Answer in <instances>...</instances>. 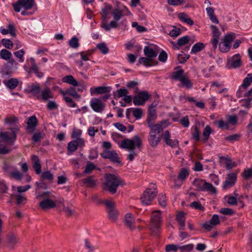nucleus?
<instances>
[{
	"instance_id": "obj_20",
	"label": "nucleus",
	"mask_w": 252,
	"mask_h": 252,
	"mask_svg": "<svg viewBox=\"0 0 252 252\" xmlns=\"http://www.w3.org/2000/svg\"><path fill=\"white\" fill-rule=\"evenodd\" d=\"M28 88L29 93H32L33 95L36 97L37 99H41L40 95L39 94L40 90V87L38 83H32L29 86Z\"/></svg>"
},
{
	"instance_id": "obj_45",
	"label": "nucleus",
	"mask_w": 252,
	"mask_h": 252,
	"mask_svg": "<svg viewBox=\"0 0 252 252\" xmlns=\"http://www.w3.org/2000/svg\"><path fill=\"white\" fill-rule=\"evenodd\" d=\"M231 47V45L224 42V41H223V42L219 44L220 51L222 53L228 52L230 50Z\"/></svg>"
},
{
	"instance_id": "obj_59",
	"label": "nucleus",
	"mask_w": 252,
	"mask_h": 252,
	"mask_svg": "<svg viewBox=\"0 0 252 252\" xmlns=\"http://www.w3.org/2000/svg\"><path fill=\"white\" fill-rule=\"evenodd\" d=\"M179 246L175 244H168L165 246V251L166 252H176L179 249Z\"/></svg>"
},
{
	"instance_id": "obj_36",
	"label": "nucleus",
	"mask_w": 252,
	"mask_h": 252,
	"mask_svg": "<svg viewBox=\"0 0 252 252\" xmlns=\"http://www.w3.org/2000/svg\"><path fill=\"white\" fill-rule=\"evenodd\" d=\"M212 132V128L209 126L207 125L203 131V141L204 142L206 143L208 141Z\"/></svg>"
},
{
	"instance_id": "obj_37",
	"label": "nucleus",
	"mask_w": 252,
	"mask_h": 252,
	"mask_svg": "<svg viewBox=\"0 0 252 252\" xmlns=\"http://www.w3.org/2000/svg\"><path fill=\"white\" fill-rule=\"evenodd\" d=\"M180 82L182 86L187 89H190L193 87L192 82L186 76L181 78Z\"/></svg>"
},
{
	"instance_id": "obj_43",
	"label": "nucleus",
	"mask_w": 252,
	"mask_h": 252,
	"mask_svg": "<svg viewBox=\"0 0 252 252\" xmlns=\"http://www.w3.org/2000/svg\"><path fill=\"white\" fill-rule=\"evenodd\" d=\"M252 83V73L248 74L246 77L244 78L241 87L244 89L248 88Z\"/></svg>"
},
{
	"instance_id": "obj_14",
	"label": "nucleus",
	"mask_w": 252,
	"mask_h": 252,
	"mask_svg": "<svg viewBox=\"0 0 252 252\" xmlns=\"http://www.w3.org/2000/svg\"><path fill=\"white\" fill-rule=\"evenodd\" d=\"M242 65L241 57L240 54L234 55L227 61V65L229 68H237Z\"/></svg>"
},
{
	"instance_id": "obj_28",
	"label": "nucleus",
	"mask_w": 252,
	"mask_h": 252,
	"mask_svg": "<svg viewBox=\"0 0 252 252\" xmlns=\"http://www.w3.org/2000/svg\"><path fill=\"white\" fill-rule=\"evenodd\" d=\"M205 47V45L202 42H199L194 44L192 47L190 54H196L203 50Z\"/></svg>"
},
{
	"instance_id": "obj_8",
	"label": "nucleus",
	"mask_w": 252,
	"mask_h": 252,
	"mask_svg": "<svg viewBox=\"0 0 252 252\" xmlns=\"http://www.w3.org/2000/svg\"><path fill=\"white\" fill-rule=\"evenodd\" d=\"M106 207V211L108 213L109 218L112 220H115L118 216V213L115 207V204L112 201L105 200L103 201Z\"/></svg>"
},
{
	"instance_id": "obj_58",
	"label": "nucleus",
	"mask_w": 252,
	"mask_h": 252,
	"mask_svg": "<svg viewBox=\"0 0 252 252\" xmlns=\"http://www.w3.org/2000/svg\"><path fill=\"white\" fill-rule=\"evenodd\" d=\"M27 198L21 194L16 195V203L17 205H24L27 202Z\"/></svg>"
},
{
	"instance_id": "obj_31",
	"label": "nucleus",
	"mask_w": 252,
	"mask_h": 252,
	"mask_svg": "<svg viewBox=\"0 0 252 252\" xmlns=\"http://www.w3.org/2000/svg\"><path fill=\"white\" fill-rule=\"evenodd\" d=\"M208 15L212 22L218 24L219 21L215 14L214 9L212 7H209L206 9Z\"/></svg>"
},
{
	"instance_id": "obj_64",
	"label": "nucleus",
	"mask_w": 252,
	"mask_h": 252,
	"mask_svg": "<svg viewBox=\"0 0 252 252\" xmlns=\"http://www.w3.org/2000/svg\"><path fill=\"white\" fill-rule=\"evenodd\" d=\"M1 43L2 45L7 49H11L12 48L13 44L11 40L4 38L2 39Z\"/></svg>"
},
{
	"instance_id": "obj_48",
	"label": "nucleus",
	"mask_w": 252,
	"mask_h": 252,
	"mask_svg": "<svg viewBox=\"0 0 252 252\" xmlns=\"http://www.w3.org/2000/svg\"><path fill=\"white\" fill-rule=\"evenodd\" d=\"M96 168V166L91 161H88L87 165L84 171V173L85 174H90L91 172L94 170Z\"/></svg>"
},
{
	"instance_id": "obj_61",
	"label": "nucleus",
	"mask_w": 252,
	"mask_h": 252,
	"mask_svg": "<svg viewBox=\"0 0 252 252\" xmlns=\"http://www.w3.org/2000/svg\"><path fill=\"white\" fill-rule=\"evenodd\" d=\"M190 58L189 54H179L177 57V60L180 63H184Z\"/></svg>"
},
{
	"instance_id": "obj_5",
	"label": "nucleus",
	"mask_w": 252,
	"mask_h": 252,
	"mask_svg": "<svg viewBox=\"0 0 252 252\" xmlns=\"http://www.w3.org/2000/svg\"><path fill=\"white\" fill-rule=\"evenodd\" d=\"M158 190L155 184H151L143 192L140 199L143 204L150 205L157 195Z\"/></svg>"
},
{
	"instance_id": "obj_4",
	"label": "nucleus",
	"mask_w": 252,
	"mask_h": 252,
	"mask_svg": "<svg viewBox=\"0 0 252 252\" xmlns=\"http://www.w3.org/2000/svg\"><path fill=\"white\" fill-rule=\"evenodd\" d=\"M163 126H155L150 129L148 136V142L152 147H157L161 141L162 136L160 133L163 131Z\"/></svg>"
},
{
	"instance_id": "obj_38",
	"label": "nucleus",
	"mask_w": 252,
	"mask_h": 252,
	"mask_svg": "<svg viewBox=\"0 0 252 252\" xmlns=\"http://www.w3.org/2000/svg\"><path fill=\"white\" fill-rule=\"evenodd\" d=\"M118 21H116L115 20L110 22L109 24L106 23H103L101 24V28L104 29L105 31H109L111 28L115 29L118 27Z\"/></svg>"
},
{
	"instance_id": "obj_32",
	"label": "nucleus",
	"mask_w": 252,
	"mask_h": 252,
	"mask_svg": "<svg viewBox=\"0 0 252 252\" xmlns=\"http://www.w3.org/2000/svg\"><path fill=\"white\" fill-rule=\"evenodd\" d=\"M3 83L9 89H14L18 85V81L17 79L11 78L6 81L4 80Z\"/></svg>"
},
{
	"instance_id": "obj_56",
	"label": "nucleus",
	"mask_w": 252,
	"mask_h": 252,
	"mask_svg": "<svg viewBox=\"0 0 252 252\" xmlns=\"http://www.w3.org/2000/svg\"><path fill=\"white\" fill-rule=\"evenodd\" d=\"M192 138L195 141H198L200 140V134L199 131L198 127L196 126H195L194 129L192 130L191 132Z\"/></svg>"
},
{
	"instance_id": "obj_21",
	"label": "nucleus",
	"mask_w": 252,
	"mask_h": 252,
	"mask_svg": "<svg viewBox=\"0 0 252 252\" xmlns=\"http://www.w3.org/2000/svg\"><path fill=\"white\" fill-rule=\"evenodd\" d=\"M56 206V203L53 200L50 199H44L39 203V207L43 210L54 208Z\"/></svg>"
},
{
	"instance_id": "obj_49",
	"label": "nucleus",
	"mask_w": 252,
	"mask_h": 252,
	"mask_svg": "<svg viewBox=\"0 0 252 252\" xmlns=\"http://www.w3.org/2000/svg\"><path fill=\"white\" fill-rule=\"evenodd\" d=\"M42 180H47L50 182H52L54 179L53 175L49 171L42 172L41 175Z\"/></svg>"
},
{
	"instance_id": "obj_41",
	"label": "nucleus",
	"mask_w": 252,
	"mask_h": 252,
	"mask_svg": "<svg viewBox=\"0 0 252 252\" xmlns=\"http://www.w3.org/2000/svg\"><path fill=\"white\" fill-rule=\"evenodd\" d=\"M111 14L113 17L114 20L116 21H119L123 16V11L119 8H115L111 12Z\"/></svg>"
},
{
	"instance_id": "obj_19",
	"label": "nucleus",
	"mask_w": 252,
	"mask_h": 252,
	"mask_svg": "<svg viewBox=\"0 0 252 252\" xmlns=\"http://www.w3.org/2000/svg\"><path fill=\"white\" fill-rule=\"evenodd\" d=\"M139 64H142L146 67L157 65L158 62L154 59H151L148 57H140L138 61Z\"/></svg>"
},
{
	"instance_id": "obj_42",
	"label": "nucleus",
	"mask_w": 252,
	"mask_h": 252,
	"mask_svg": "<svg viewBox=\"0 0 252 252\" xmlns=\"http://www.w3.org/2000/svg\"><path fill=\"white\" fill-rule=\"evenodd\" d=\"M189 175V170L185 168H182L180 171L178 178L179 180L183 181L185 180V179L188 177Z\"/></svg>"
},
{
	"instance_id": "obj_22",
	"label": "nucleus",
	"mask_w": 252,
	"mask_h": 252,
	"mask_svg": "<svg viewBox=\"0 0 252 252\" xmlns=\"http://www.w3.org/2000/svg\"><path fill=\"white\" fill-rule=\"evenodd\" d=\"M176 220L180 225L179 230H183L185 229L186 217L185 214L183 212H180L176 217Z\"/></svg>"
},
{
	"instance_id": "obj_39",
	"label": "nucleus",
	"mask_w": 252,
	"mask_h": 252,
	"mask_svg": "<svg viewBox=\"0 0 252 252\" xmlns=\"http://www.w3.org/2000/svg\"><path fill=\"white\" fill-rule=\"evenodd\" d=\"M11 53L6 49H3L0 51V59L7 61L11 59Z\"/></svg>"
},
{
	"instance_id": "obj_24",
	"label": "nucleus",
	"mask_w": 252,
	"mask_h": 252,
	"mask_svg": "<svg viewBox=\"0 0 252 252\" xmlns=\"http://www.w3.org/2000/svg\"><path fill=\"white\" fill-rule=\"evenodd\" d=\"M157 118L152 117L150 116L147 115V118L146 120V122L147 124V126L150 128L152 129L153 127L157 126L158 127L163 126V124L165 123L164 122L161 121L160 123H157L156 124H154L155 121Z\"/></svg>"
},
{
	"instance_id": "obj_3",
	"label": "nucleus",
	"mask_w": 252,
	"mask_h": 252,
	"mask_svg": "<svg viewBox=\"0 0 252 252\" xmlns=\"http://www.w3.org/2000/svg\"><path fill=\"white\" fill-rule=\"evenodd\" d=\"M162 223L161 212L156 210L152 212L149 229L153 235L159 236L160 233L161 226Z\"/></svg>"
},
{
	"instance_id": "obj_13",
	"label": "nucleus",
	"mask_w": 252,
	"mask_h": 252,
	"mask_svg": "<svg viewBox=\"0 0 252 252\" xmlns=\"http://www.w3.org/2000/svg\"><path fill=\"white\" fill-rule=\"evenodd\" d=\"M237 178V173L236 172L228 174L225 178V180L222 186V189L226 190L232 187L236 182Z\"/></svg>"
},
{
	"instance_id": "obj_46",
	"label": "nucleus",
	"mask_w": 252,
	"mask_h": 252,
	"mask_svg": "<svg viewBox=\"0 0 252 252\" xmlns=\"http://www.w3.org/2000/svg\"><path fill=\"white\" fill-rule=\"evenodd\" d=\"M133 116L136 119H140L142 118L143 111L141 108H131Z\"/></svg>"
},
{
	"instance_id": "obj_63",
	"label": "nucleus",
	"mask_w": 252,
	"mask_h": 252,
	"mask_svg": "<svg viewBox=\"0 0 252 252\" xmlns=\"http://www.w3.org/2000/svg\"><path fill=\"white\" fill-rule=\"evenodd\" d=\"M241 135L239 134H233L228 135L225 137V140L230 142H234L238 140Z\"/></svg>"
},
{
	"instance_id": "obj_60",
	"label": "nucleus",
	"mask_w": 252,
	"mask_h": 252,
	"mask_svg": "<svg viewBox=\"0 0 252 252\" xmlns=\"http://www.w3.org/2000/svg\"><path fill=\"white\" fill-rule=\"evenodd\" d=\"M190 38L189 36L185 35L181 37L178 40V43L179 45L183 46L189 43Z\"/></svg>"
},
{
	"instance_id": "obj_34",
	"label": "nucleus",
	"mask_w": 252,
	"mask_h": 252,
	"mask_svg": "<svg viewBox=\"0 0 252 252\" xmlns=\"http://www.w3.org/2000/svg\"><path fill=\"white\" fill-rule=\"evenodd\" d=\"M111 91L110 87L100 86L94 88V93L96 94H103L109 93Z\"/></svg>"
},
{
	"instance_id": "obj_18",
	"label": "nucleus",
	"mask_w": 252,
	"mask_h": 252,
	"mask_svg": "<svg viewBox=\"0 0 252 252\" xmlns=\"http://www.w3.org/2000/svg\"><path fill=\"white\" fill-rule=\"evenodd\" d=\"M124 222L126 226L131 230L135 228L136 221L134 216L132 214L127 213L126 214Z\"/></svg>"
},
{
	"instance_id": "obj_11",
	"label": "nucleus",
	"mask_w": 252,
	"mask_h": 252,
	"mask_svg": "<svg viewBox=\"0 0 252 252\" xmlns=\"http://www.w3.org/2000/svg\"><path fill=\"white\" fill-rule=\"evenodd\" d=\"M100 156L102 158L108 159L113 162L118 163L121 162L118 154L114 150H103Z\"/></svg>"
},
{
	"instance_id": "obj_50",
	"label": "nucleus",
	"mask_w": 252,
	"mask_h": 252,
	"mask_svg": "<svg viewBox=\"0 0 252 252\" xmlns=\"http://www.w3.org/2000/svg\"><path fill=\"white\" fill-rule=\"evenodd\" d=\"M8 246L12 248L13 245L16 244L18 240L14 234H10L7 238Z\"/></svg>"
},
{
	"instance_id": "obj_25",
	"label": "nucleus",
	"mask_w": 252,
	"mask_h": 252,
	"mask_svg": "<svg viewBox=\"0 0 252 252\" xmlns=\"http://www.w3.org/2000/svg\"><path fill=\"white\" fill-rule=\"evenodd\" d=\"M178 18L180 20L187 24L192 26L194 24L193 21L189 17L188 15L184 12L179 13Z\"/></svg>"
},
{
	"instance_id": "obj_26",
	"label": "nucleus",
	"mask_w": 252,
	"mask_h": 252,
	"mask_svg": "<svg viewBox=\"0 0 252 252\" xmlns=\"http://www.w3.org/2000/svg\"><path fill=\"white\" fill-rule=\"evenodd\" d=\"M41 99L44 101L48 100L50 98H53V94L51 92L50 89L48 88H44L41 92Z\"/></svg>"
},
{
	"instance_id": "obj_55",
	"label": "nucleus",
	"mask_w": 252,
	"mask_h": 252,
	"mask_svg": "<svg viewBox=\"0 0 252 252\" xmlns=\"http://www.w3.org/2000/svg\"><path fill=\"white\" fill-rule=\"evenodd\" d=\"M227 120L228 124L234 126L237 124L238 118L235 115H228L227 117Z\"/></svg>"
},
{
	"instance_id": "obj_54",
	"label": "nucleus",
	"mask_w": 252,
	"mask_h": 252,
	"mask_svg": "<svg viewBox=\"0 0 252 252\" xmlns=\"http://www.w3.org/2000/svg\"><path fill=\"white\" fill-rule=\"evenodd\" d=\"M132 26L133 28H135L137 32L141 33L146 32L147 29L146 27L139 25L138 23L136 22H133L132 23Z\"/></svg>"
},
{
	"instance_id": "obj_51",
	"label": "nucleus",
	"mask_w": 252,
	"mask_h": 252,
	"mask_svg": "<svg viewBox=\"0 0 252 252\" xmlns=\"http://www.w3.org/2000/svg\"><path fill=\"white\" fill-rule=\"evenodd\" d=\"M96 47L103 54H106L108 53L109 49L105 43L98 44Z\"/></svg>"
},
{
	"instance_id": "obj_15",
	"label": "nucleus",
	"mask_w": 252,
	"mask_h": 252,
	"mask_svg": "<svg viewBox=\"0 0 252 252\" xmlns=\"http://www.w3.org/2000/svg\"><path fill=\"white\" fill-rule=\"evenodd\" d=\"M90 106L94 111L98 113H101L105 107V104L101 100L96 98L91 99Z\"/></svg>"
},
{
	"instance_id": "obj_2",
	"label": "nucleus",
	"mask_w": 252,
	"mask_h": 252,
	"mask_svg": "<svg viewBox=\"0 0 252 252\" xmlns=\"http://www.w3.org/2000/svg\"><path fill=\"white\" fill-rule=\"evenodd\" d=\"M142 145V140L138 135H135L132 139H125L122 141L120 147L130 151L127 158L132 161L137 154L134 151L136 148H139Z\"/></svg>"
},
{
	"instance_id": "obj_10",
	"label": "nucleus",
	"mask_w": 252,
	"mask_h": 252,
	"mask_svg": "<svg viewBox=\"0 0 252 252\" xmlns=\"http://www.w3.org/2000/svg\"><path fill=\"white\" fill-rule=\"evenodd\" d=\"M150 95L146 91H140L137 94L133 97V102L135 105L141 106L145 104L146 100H148Z\"/></svg>"
},
{
	"instance_id": "obj_47",
	"label": "nucleus",
	"mask_w": 252,
	"mask_h": 252,
	"mask_svg": "<svg viewBox=\"0 0 252 252\" xmlns=\"http://www.w3.org/2000/svg\"><path fill=\"white\" fill-rule=\"evenodd\" d=\"M68 44L70 47L74 49L77 48L79 46L78 38L75 36H73L69 41Z\"/></svg>"
},
{
	"instance_id": "obj_7",
	"label": "nucleus",
	"mask_w": 252,
	"mask_h": 252,
	"mask_svg": "<svg viewBox=\"0 0 252 252\" xmlns=\"http://www.w3.org/2000/svg\"><path fill=\"white\" fill-rule=\"evenodd\" d=\"M19 130L18 128L13 127L10 128L11 133L7 131L0 132V137L3 141L7 142L9 145L13 146L16 140L17 133Z\"/></svg>"
},
{
	"instance_id": "obj_57",
	"label": "nucleus",
	"mask_w": 252,
	"mask_h": 252,
	"mask_svg": "<svg viewBox=\"0 0 252 252\" xmlns=\"http://www.w3.org/2000/svg\"><path fill=\"white\" fill-rule=\"evenodd\" d=\"M215 124H218V126L219 128L223 129L225 128L226 129H229V126L228 123L224 122L222 120H220L216 121L214 122Z\"/></svg>"
},
{
	"instance_id": "obj_27",
	"label": "nucleus",
	"mask_w": 252,
	"mask_h": 252,
	"mask_svg": "<svg viewBox=\"0 0 252 252\" xmlns=\"http://www.w3.org/2000/svg\"><path fill=\"white\" fill-rule=\"evenodd\" d=\"M62 82L63 83H66L74 87H77L78 86V82L76 80L73 76L71 75H66L64 76L62 79Z\"/></svg>"
},
{
	"instance_id": "obj_17",
	"label": "nucleus",
	"mask_w": 252,
	"mask_h": 252,
	"mask_svg": "<svg viewBox=\"0 0 252 252\" xmlns=\"http://www.w3.org/2000/svg\"><path fill=\"white\" fill-rule=\"evenodd\" d=\"M27 126L26 130L29 133L33 132L37 125V119L35 116H32L29 118L27 122Z\"/></svg>"
},
{
	"instance_id": "obj_30",
	"label": "nucleus",
	"mask_w": 252,
	"mask_h": 252,
	"mask_svg": "<svg viewBox=\"0 0 252 252\" xmlns=\"http://www.w3.org/2000/svg\"><path fill=\"white\" fill-rule=\"evenodd\" d=\"M93 176H90L82 180V183L89 188H94L96 186V181Z\"/></svg>"
},
{
	"instance_id": "obj_44",
	"label": "nucleus",
	"mask_w": 252,
	"mask_h": 252,
	"mask_svg": "<svg viewBox=\"0 0 252 252\" xmlns=\"http://www.w3.org/2000/svg\"><path fill=\"white\" fill-rule=\"evenodd\" d=\"M45 134L41 132H35L32 137V140L34 142H39L44 138Z\"/></svg>"
},
{
	"instance_id": "obj_12",
	"label": "nucleus",
	"mask_w": 252,
	"mask_h": 252,
	"mask_svg": "<svg viewBox=\"0 0 252 252\" xmlns=\"http://www.w3.org/2000/svg\"><path fill=\"white\" fill-rule=\"evenodd\" d=\"M162 138L166 145L171 147L172 148H175L179 146V142L177 139H171V134L167 130H165L161 134Z\"/></svg>"
},
{
	"instance_id": "obj_53",
	"label": "nucleus",
	"mask_w": 252,
	"mask_h": 252,
	"mask_svg": "<svg viewBox=\"0 0 252 252\" xmlns=\"http://www.w3.org/2000/svg\"><path fill=\"white\" fill-rule=\"evenodd\" d=\"M25 52L23 49H20L19 51L14 52V55L19 59V62L23 63L24 62V55Z\"/></svg>"
},
{
	"instance_id": "obj_35",
	"label": "nucleus",
	"mask_w": 252,
	"mask_h": 252,
	"mask_svg": "<svg viewBox=\"0 0 252 252\" xmlns=\"http://www.w3.org/2000/svg\"><path fill=\"white\" fill-rule=\"evenodd\" d=\"M184 70L182 69L174 71L172 73L171 78L175 80H179L180 81L181 78L185 76L184 75Z\"/></svg>"
},
{
	"instance_id": "obj_29",
	"label": "nucleus",
	"mask_w": 252,
	"mask_h": 252,
	"mask_svg": "<svg viewBox=\"0 0 252 252\" xmlns=\"http://www.w3.org/2000/svg\"><path fill=\"white\" fill-rule=\"evenodd\" d=\"M144 53L145 55L149 58L154 59L157 56V52L149 46H145L144 49Z\"/></svg>"
},
{
	"instance_id": "obj_23",
	"label": "nucleus",
	"mask_w": 252,
	"mask_h": 252,
	"mask_svg": "<svg viewBox=\"0 0 252 252\" xmlns=\"http://www.w3.org/2000/svg\"><path fill=\"white\" fill-rule=\"evenodd\" d=\"M31 160L32 162V167L35 170L37 174L41 173V164L38 157L35 155L31 157Z\"/></svg>"
},
{
	"instance_id": "obj_33",
	"label": "nucleus",
	"mask_w": 252,
	"mask_h": 252,
	"mask_svg": "<svg viewBox=\"0 0 252 252\" xmlns=\"http://www.w3.org/2000/svg\"><path fill=\"white\" fill-rule=\"evenodd\" d=\"M67 149L68 150L67 155H70L71 154L75 152L77 149V143L75 140H72L67 144Z\"/></svg>"
},
{
	"instance_id": "obj_16",
	"label": "nucleus",
	"mask_w": 252,
	"mask_h": 252,
	"mask_svg": "<svg viewBox=\"0 0 252 252\" xmlns=\"http://www.w3.org/2000/svg\"><path fill=\"white\" fill-rule=\"evenodd\" d=\"M220 220L219 215L214 214L209 220V222H205L203 224L202 227L208 231H210L213 228V226H216L220 223Z\"/></svg>"
},
{
	"instance_id": "obj_40",
	"label": "nucleus",
	"mask_w": 252,
	"mask_h": 252,
	"mask_svg": "<svg viewBox=\"0 0 252 252\" xmlns=\"http://www.w3.org/2000/svg\"><path fill=\"white\" fill-rule=\"evenodd\" d=\"M236 34L234 32H230L224 35L223 41L231 46L232 42L235 39Z\"/></svg>"
},
{
	"instance_id": "obj_9",
	"label": "nucleus",
	"mask_w": 252,
	"mask_h": 252,
	"mask_svg": "<svg viewBox=\"0 0 252 252\" xmlns=\"http://www.w3.org/2000/svg\"><path fill=\"white\" fill-rule=\"evenodd\" d=\"M34 0H18L16 3L12 4L14 11L16 12L20 11L23 7L26 10H29L32 8Z\"/></svg>"
},
{
	"instance_id": "obj_52",
	"label": "nucleus",
	"mask_w": 252,
	"mask_h": 252,
	"mask_svg": "<svg viewBox=\"0 0 252 252\" xmlns=\"http://www.w3.org/2000/svg\"><path fill=\"white\" fill-rule=\"evenodd\" d=\"M225 160V168L227 170H230L236 166L235 162H233L231 159L224 157H221Z\"/></svg>"
},
{
	"instance_id": "obj_62",
	"label": "nucleus",
	"mask_w": 252,
	"mask_h": 252,
	"mask_svg": "<svg viewBox=\"0 0 252 252\" xmlns=\"http://www.w3.org/2000/svg\"><path fill=\"white\" fill-rule=\"evenodd\" d=\"M190 206L200 211L204 210V207L201 205V203L199 201L192 202L190 204Z\"/></svg>"
},
{
	"instance_id": "obj_6",
	"label": "nucleus",
	"mask_w": 252,
	"mask_h": 252,
	"mask_svg": "<svg viewBox=\"0 0 252 252\" xmlns=\"http://www.w3.org/2000/svg\"><path fill=\"white\" fill-rule=\"evenodd\" d=\"M192 184L196 188V190L197 191H208L212 194L217 193L216 188L212 184L202 179L196 178L193 181Z\"/></svg>"
},
{
	"instance_id": "obj_1",
	"label": "nucleus",
	"mask_w": 252,
	"mask_h": 252,
	"mask_svg": "<svg viewBox=\"0 0 252 252\" xmlns=\"http://www.w3.org/2000/svg\"><path fill=\"white\" fill-rule=\"evenodd\" d=\"M104 178L105 181L103 183V189L112 194L117 192L118 187H123L126 185L125 180L117 174L107 173L105 174Z\"/></svg>"
}]
</instances>
